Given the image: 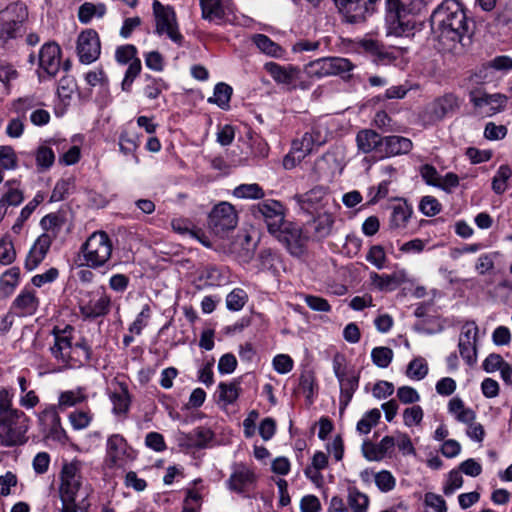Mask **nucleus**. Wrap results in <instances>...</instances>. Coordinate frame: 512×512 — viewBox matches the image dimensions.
<instances>
[{"label": "nucleus", "mask_w": 512, "mask_h": 512, "mask_svg": "<svg viewBox=\"0 0 512 512\" xmlns=\"http://www.w3.org/2000/svg\"><path fill=\"white\" fill-rule=\"evenodd\" d=\"M247 300V293L241 288H235L226 297V307L230 311H239L244 307Z\"/></svg>", "instance_id": "864d4df0"}, {"label": "nucleus", "mask_w": 512, "mask_h": 512, "mask_svg": "<svg viewBox=\"0 0 512 512\" xmlns=\"http://www.w3.org/2000/svg\"><path fill=\"white\" fill-rule=\"evenodd\" d=\"M39 298L31 287H25L13 300L10 311L20 317L34 315L39 307Z\"/></svg>", "instance_id": "aec40b11"}, {"label": "nucleus", "mask_w": 512, "mask_h": 512, "mask_svg": "<svg viewBox=\"0 0 512 512\" xmlns=\"http://www.w3.org/2000/svg\"><path fill=\"white\" fill-rule=\"evenodd\" d=\"M238 224V215L234 206L228 202H220L211 210L208 217V226L218 236L234 230Z\"/></svg>", "instance_id": "1a4fd4ad"}, {"label": "nucleus", "mask_w": 512, "mask_h": 512, "mask_svg": "<svg viewBox=\"0 0 512 512\" xmlns=\"http://www.w3.org/2000/svg\"><path fill=\"white\" fill-rule=\"evenodd\" d=\"M219 397L227 404H232L239 396V388L236 383H223L218 385Z\"/></svg>", "instance_id": "0e129e2a"}, {"label": "nucleus", "mask_w": 512, "mask_h": 512, "mask_svg": "<svg viewBox=\"0 0 512 512\" xmlns=\"http://www.w3.org/2000/svg\"><path fill=\"white\" fill-rule=\"evenodd\" d=\"M232 87L226 83L220 82L214 88L213 96L208 98L209 103L216 104L222 109L229 107V102L232 96Z\"/></svg>", "instance_id": "58836bf2"}, {"label": "nucleus", "mask_w": 512, "mask_h": 512, "mask_svg": "<svg viewBox=\"0 0 512 512\" xmlns=\"http://www.w3.org/2000/svg\"><path fill=\"white\" fill-rule=\"evenodd\" d=\"M82 467V462L77 459L63 463L59 474L58 487L61 501L77 499L84 482Z\"/></svg>", "instance_id": "0eeeda50"}, {"label": "nucleus", "mask_w": 512, "mask_h": 512, "mask_svg": "<svg viewBox=\"0 0 512 512\" xmlns=\"http://www.w3.org/2000/svg\"><path fill=\"white\" fill-rule=\"evenodd\" d=\"M171 227L172 229L181 235L189 234L192 237H195L200 240L204 245L209 246V243H207L204 239H202L199 234L203 233L199 229H195L193 224L187 220V219H173L171 221Z\"/></svg>", "instance_id": "37998d69"}, {"label": "nucleus", "mask_w": 512, "mask_h": 512, "mask_svg": "<svg viewBox=\"0 0 512 512\" xmlns=\"http://www.w3.org/2000/svg\"><path fill=\"white\" fill-rule=\"evenodd\" d=\"M382 140L383 137L376 131L371 129L360 130L356 135V144L359 152L368 154L376 152L381 155L382 153Z\"/></svg>", "instance_id": "bb28decb"}, {"label": "nucleus", "mask_w": 512, "mask_h": 512, "mask_svg": "<svg viewBox=\"0 0 512 512\" xmlns=\"http://www.w3.org/2000/svg\"><path fill=\"white\" fill-rule=\"evenodd\" d=\"M297 203L300 208L309 213H318L321 210L335 208L339 209L340 206L332 195L323 187H314L304 194L296 196Z\"/></svg>", "instance_id": "9d476101"}, {"label": "nucleus", "mask_w": 512, "mask_h": 512, "mask_svg": "<svg viewBox=\"0 0 512 512\" xmlns=\"http://www.w3.org/2000/svg\"><path fill=\"white\" fill-rule=\"evenodd\" d=\"M369 279L371 284L380 291H393L408 280L405 269H397L391 274L371 272Z\"/></svg>", "instance_id": "b1692460"}, {"label": "nucleus", "mask_w": 512, "mask_h": 512, "mask_svg": "<svg viewBox=\"0 0 512 512\" xmlns=\"http://www.w3.org/2000/svg\"><path fill=\"white\" fill-rule=\"evenodd\" d=\"M428 374V364L422 357L411 360L407 366L406 375L416 381L424 379Z\"/></svg>", "instance_id": "c03bdc74"}, {"label": "nucleus", "mask_w": 512, "mask_h": 512, "mask_svg": "<svg viewBox=\"0 0 512 512\" xmlns=\"http://www.w3.org/2000/svg\"><path fill=\"white\" fill-rule=\"evenodd\" d=\"M423 416V409L419 405H414L412 407L406 408L403 411L404 425L407 427L419 425L423 419Z\"/></svg>", "instance_id": "69168bd1"}, {"label": "nucleus", "mask_w": 512, "mask_h": 512, "mask_svg": "<svg viewBox=\"0 0 512 512\" xmlns=\"http://www.w3.org/2000/svg\"><path fill=\"white\" fill-rule=\"evenodd\" d=\"M478 326L475 322H466L461 329L459 336V351L462 358L472 365L476 361V342Z\"/></svg>", "instance_id": "f3484780"}, {"label": "nucleus", "mask_w": 512, "mask_h": 512, "mask_svg": "<svg viewBox=\"0 0 512 512\" xmlns=\"http://www.w3.org/2000/svg\"><path fill=\"white\" fill-rule=\"evenodd\" d=\"M390 208L389 227L393 230L406 228L413 213L412 207L406 201L398 200Z\"/></svg>", "instance_id": "cd10ccee"}, {"label": "nucleus", "mask_w": 512, "mask_h": 512, "mask_svg": "<svg viewBox=\"0 0 512 512\" xmlns=\"http://www.w3.org/2000/svg\"><path fill=\"white\" fill-rule=\"evenodd\" d=\"M381 418V412L377 408L367 411L358 421L356 430L360 434H368L375 427Z\"/></svg>", "instance_id": "a18cd8bd"}, {"label": "nucleus", "mask_w": 512, "mask_h": 512, "mask_svg": "<svg viewBox=\"0 0 512 512\" xmlns=\"http://www.w3.org/2000/svg\"><path fill=\"white\" fill-rule=\"evenodd\" d=\"M394 357L393 350L389 347L379 346L371 351L372 362L379 368H387Z\"/></svg>", "instance_id": "8fccbe9b"}, {"label": "nucleus", "mask_w": 512, "mask_h": 512, "mask_svg": "<svg viewBox=\"0 0 512 512\" xmlns=\"http://www.w3.org/2000/svg\"><path fill=\"white\" fill-rule=\"evenodd\" d=\"M252 214L257 219H262L270 234L279 231V227L284 225L285 216L283 205L276 200H265L251 208Z\"/></svg>", "instance_id": "9b49d317"}, {"label": "nucleus", "mask_w": 512, "mask_h": 512, "mask_svg": "<svg viewBox=\"0 0 512 512\" xmlns=\"http://www.w3.org/2000/svg\"><path fill=\"white\" fill-rule=\"evenodd\" d=\"M202 18L221 24L225 18L223 0H200Z\"/></svg>", "instance_id": "c756f323"}, {"label": "nucleus", "mask_w": 512, "mask_h": 512, "mask_svg": "<svg viewBox=\"0 0 512 512\" xmlns=\"http://www.w3.org/2000/svg\"><path fill=\"white\" fill-rule=\"evenodd\" d=\"M93 419L90 411L75 410L69 415V421L75 430L87 428Z\"/></svg>", "instance_id": "6e6d98bb"}, {"label": "nucleus", "mask_w": 512, "mask_h": 512, "mask_svg": "<svg viewBox=\"0 0 512 512\" xmlns=\"http://www.w3.org/2000/svg\"><path fill=\"white\" fill-rule=\"evenodd\" d=\"M152 311L148 304H145L141 311L137 314L134 321L129 325V332L134 335H141L144 328H146L151 319Z\"/></svg>", "instance_id": "49530a36"}, {"label": "nucleus", "mask_w": 512, "mask_h": 512, "mask_svg": "<svg viewBox=\"0 0 512 512\" xmlns=\"http://www.w3.org/2000/svg\"><path fill=\"white\" fill-rule=\"evenodd\" d=\"M512 176L509 165H501L492 178V190L497 195H502L508 189V181Z\"/></svg>", "instance_id": "4c0bfd02"}, {"label": "nucleus", "mask_w": 512, "mask_h": 512, "mask_svg": "<svg viewBox=\"0 0 512 512\" xmlns=\"http://www.w3.org/2000/svg\"><path fill=\"white\" fill-rule=\"evenodd\" d=\"M75 183L72 177L60 179L54 186L50 196L51 202H59L65 199L67 195L74 189Z\"/></svg>", "instance_id": "3c124183"}, {"label": "nucleus", "mask_w": 512, "mask_h": 512, "mask_svg": "<svg viewBox=\"0 0 512 512\" xmlns=\"http://www.w3.org/2000/svg\"><path fill=\"white\" fill-rule=\"evenodd\" d=\"M77 54L83 64L95 62L101 54V42L98 33L94 29L82 31L77 38Z\"/></svg>", "instance_id": "ddd939ff"}, {"label": "nucleus", "mask_w": 512, "mask_h": 512, "mask_svg": "<svg viewBox=\"0 0 512 512\" xmlns=\"http://www.w3.org/2000/svg\"><path fill=\"white\" fill-rule=\"evenodd\" d=\"M29 418L21 410L13 409L0 416V446L12 447L26 441Z\"/></svg>", "instance_id": "39448f33"}, {"label": "nucleus", "mask_w": 512, "mask_h": 512, "mask_svg": "<svg viewBox=\"0 0 512 512\" xmlns=\"http://www.w3.org/2000/svg\"><path fill=\"white\" fill-rule=\"evenodd\" d=\"M253 42L261 52L271 57L281 58L284 55L282 47L264 34H256L253 37Z\"/></svg>", "instance_id": "c9c22d12"}, {"label": "nucleus", "mask_w": 512, "mask_h": 512, "mask_svg": "<svg viewBox=\"0 0 512 512\" xmlns=\"http://www.w3.org/2000/svg\"><path fill=\"white\" fill-rule=\"evenodd\" d=\"M374 480L376 486L382 492H389L393 490L396 485L395 477L387 470H382L376 473Z\"/></svg>", "instance_id": "680f3d73"}, {"label": "nucleus", "mask_w": 512, "mask_h": 512, "mask_svg": "<svg viewBox=\"0 0 512 512\" xmlns=\"http://www.w3.org/2000/svg\"><path fill=\"white\" fill-rule=\"evenodd\" d=\"M458 107V98L453 94H446L434 101L432 105V115L437 119H442Z\"/></svg>", "instance_id": "72a5a7b5"}, {"label": "nucleus", "mask_w": 512, "mask_h": 512, "mask_svg": "<svg viewBox=\"0 0 512 512\" xmlns=\"http://www.w3.org/2000/svg\"><path fill=\"white\" fill-rule=\"evenodd\" d=\"M153 12L156 20V32L160 35L166 34L173 42L180 44L183 36L178 30L174 9L154 1Z\"/></svg>", "instance_id": "f8f14e48"}, {"label": "nucleus", "mask_w": 512, "mask_h": 512, "mask_svg": "<svg viewBox=\"0 0 512 512\" xmlns=\"http://www.w3.org/2000/svg\"><path fill=\"white\" fill-rule=\"evenodd\" d=\"M233 195L239 199H262L265 193L259 184L250 183L235 187Z\"/></svg>", "instance_id": "a19ab883"}, {"label": "nucleus", "mask_w": 512, "mask_h": 512, "mask_svg": "<svg viewBox=\"0 0 512 512\" xmlns=\"http://www.w3.org/2000/svg\"><path fill=\"white\" fill-rule=\"evenodd\" d=\"M35 157L37 166L42 170L49 169L55 161L53 150L46 145H42L37 149Z\"/></svg>", "instance_id": "5fc2aeb1"}, {"label": "nucleus", "mask_w": 512, "mask_h": 512, "mask_svg": "<svg viewBox=\"0 0 512 512\" xmlns=\"http://www.w3.org/2000/svg\"><path fill=\"white\" fill-rule=\"evenodd\" d=\"M366 260L377 269H383L387 261L383 247L380 245L372 246L367 253Z\"/></svg>", "instance_id": "052dcab7"}, {"label": "nucleus", "mask_w": 512, "mask_h": 512, "mask_svg": "<svg viewBox=\"0 0 512 512\" xmlns=\"http://www.w3.org/2000/svg\"><path fill=\"white\" fill-rule=\"evenodd\" d=\"M431 25L439 41L453 49L469 33L465 10L456 0L443 1L431 15Z\"/></svg>", "instance_id": "f257e3e1"}, {"label": "nucleus", "mask_w": 512, "mask_h": 512, "mask_svg": "<svg viewBox=\"0 0 512 512\" xmlns=\"http://www.w3.org/2000/svg\"><path fill=\"white\" fill-rule=\"evenodd\" d=\"M264 68L277 84L285 85L289 90L297 87V81L300 77L298 67L293 65L282 66L275 62H268Z\"/></svg>", "instance_id": "a211bd4d"}, {"label": "nucleus", "mask_w": 512, "mask_h": 512, "mask_svg": "<svg viewBox=\"0 0 512 512\" xmlns=\"http://www.w3.org/2000/svg\"><path fill=\"white\" fill-rule=\"evenodd\" d=\"M327 131L321 126H314L310 131L303 134L300 139L292 142L290 152L283 159L285 169H292L300 163L307 155L325 144Z\"/></svg>", "instance_id": "20e7f679"}, {"label": "nucleus", "mask_w": 512, "mask_h": 512, "mask_svg": "<svg viewBox=\"0 0 512 512\" xmlns=\"http://www.w3.org/2000/svg\"><path fill=\"white\" fill-rule=\"evenodd\" d=\"M79 308L86 319L105 316L111 309V297L106 292L96 293L87 302H82Z\"/></svg>", "instance_id": "412c9836"}, {"label": "nucleus", "mask_w": 512, "mask_h": 512, "mask_svg": "<svg viewBox=\"0 0 512 512\" xmlns=\"http://www.w3.org/2000/svg\"><path fill=\"white\" fill-rule=\"evenodd\" d=\"M136 458L135 450L120 434L108 436L105 461L109 468H125Z\"/></svg>", "instance_id": "6e6552de"}, {"label": "nucleus", "mask_w": 512, "mask_h": 512, "mask_svg": "<svg viewBox=\"0 0 512 512\" xmlns=\"http://www.w3.org/2000/svg\"><path fill=\"white\" fill-rule=\"evenodd\" d=\"M308 226L313 230V236L317 239L328 237L333 228L334 217L331 212L324 211L309 221Z\"/></svg>", "instance_id": "c85d7f7f"}, {"label": "nucleus", "mask_w": 512, "mask_h": 512, "mask_svg": "<svg viewBox=\"0 0 512 512\" xmlns=\"http://www.w3.org/2000/svg\"><path fill=\"white\" fill-rule=\"evenodd\" d=\"M348 505L352 512H367L369 498L358 490H350L348 493Z\"/></svg>", "instance_id": "603ef678"}, {"label": "nucleus", "mask_w": 512, "mask_h": 512, "mask_svg": "<svg viewBox=\"0 0 512 512\" xmlns=\"http://www.w3.org/2000/svg\"><path fill=\"white\" fill-rule=\"evenodd\" d=\"M112 242L109 236L103 232H94L81 247L85 264L90 268L104 266L112 255Z\"/></svg>", "instance_id": "423d86ee"}, {"label": "nucleus", "mask_w": 512, "mask_h": 512, "mask_svg": "<svg viewBox=\"0 0 512 512\" xmlns=\"http://www.w3.org/2000/svg\"><path fill=\"white\" fill-rule=\"evenodd\" d=\"M52 238L50 234L43 233L36 239L25 260L27 270H34L44 260L50 249Z\"/></svg>", "instance_id": "393cba45"}, {"label": "nucleus", "mask_w": 512, "mask_h": 512, "mask_svg": "<svg viewBox=\"0 0 512 512\" xmlns=\"http://www.w3.org/2000/svg\"><path fill=\"white\" fill-rule=\"evenodd\" d=\"M141 68L142 66L139 58L134 59L132 62L129 63V66L125 72V76L121 84L123 91H130L133 81L141 72Z\"/></svg>", "instance_id": "4d7b16f0"}, {"label": "nucleus", "mask_w": 512, "mask_h": 512, "mask_svg": "<svg viewBox=\"0 0 512 512\" xmlns=\"http://www.w3.org/2000/svg\"><path fill=\"white\" fill-rule=\"evenodd\" d=\"M113 404V413L122 415L126 414L130 407V395L128 388L124 384H119L118 387L110 395Z\"/></svg>", "instance_id": "473e14b6"}, {"label": "nucleus", "mask_w": 512, "mask_h": 512, "mask_svg": "<svg viewBox=\"0 0 512 512\" xmlns=\"http://www.w3.org/2000/svg\"><path fill=\"white\" fill-rule=\"evenodd\" d=\"M22 21L8 19L0 23V42L6 43L16 38L21 32Z\"/></svg>", "instance_id": "09e8293b"}, {"label": "nucleus", "mask_w": 512, "mask_h": 512, "mask_svg": "<svg viewBox=\"0 0 512 512\" xmlns=\"http://www.w3.org/2000/svg\"><path fill=\"white\" fill-rule=\"evenodd\" d=\"M40 101L33 95L24 96L15 100L12 104L13 110L22 116H25L28 110L36 108Z\"/></svg>", "instance_id": "13d9d810"}, {"label": "nucleus", "mask_w": 512, "mask_h": 512, "mask_svg": "<svg viewBox=\"0 0 512 512\" xmlns=\"http://www.w3.org/2000/svg\"><path fill=\"white\" fill-rule=\"evenodd\" d=\"M139 146V138L136 134L124 132L119 138V148L125 155L132 154Z\"/></svg>", "instance_id": "bf43d9fd"}, {"label": "nucleus", "mask_w": 512, "mask_h": 512, "mask_svg": "<svg viewBox=\"0 0 512 512\" xmlns=\"http://www.w3.org/2000/svg\"><path fill=\"white\" fill-rule=\"evenodd\" d=\"M20 271L13 267L4 272L0 278V297L11 295L19 283Z\"/></svg>", "instance_id": "e433bc0d"}, {"label": "nucleus", "mask_w": 512, "mask_h": 512, "mask_svg": "<svg viewBox=\"0 0 512 512\" xmlns=\"http://www.w3.org/2000/svg\"><path fill=\"white\" fill-rule=\"evenodd\" d=\"M417 0H386V35L408 37L413 34L415 21L412 12Z\"/></svg>", "instance_id": "7ed1b4c3"}, {"label": "nucleus", "mask_w": 512, "mask_h": 512, "mask_svg": "<svg viewBox=\"0 0 512 512\" xmlns=\"http://www.w3.org/2000/svg\"><path fill=\"white\" fill-rule=\"evenodd\" d=\"M333 369L336 378L338 379L340 385V412H343L351 401L354 392L358 387V378L357 377H346L345 372L341 369V365L334 360Z\"/></svg>", "instance_id": "5701e85b"}, {"label": "nucleus", "mask_w": 512, "mask_h": 512, "mask_svg": "<svg viewBox=\"0 0 512 512\" xmlns=\"http://www.w3.org/2000/svg\"><path fill=\"white\" fill-rule=\"evenodd\" d=\"M213 432L206 427H198L185 435V438L189 441L188 445L197 448H204L213 439Z\"/></svg>", "instance_id": "ea45409f"}, {"label": "nucleus", "mask_w": 512, "mask_h": 512, "mask_svg": "<svg viewBox=\"0 0 512 512\" xmlns=\"http://www.w3.org/2000/svg\"><path fill=\"white\" fill-rule=\"evenodd\" d=\"M137 49L134 45L126 44L116 48L115 51V59L119 64H129L134 59H138L136 57Z\"/></svg>", "instance_id": "e2e57ef3"}, {"label": "nucleus", "mask_w": 512, "mask_h": 512, "mask_svg": "<svg viewBox=\"0 0 512 512\" xmlns=\"http://www.w3.org/2000/svg\"><path fill=\"white\" fill-rule=\"evenodd\" d=\"M73 328L67 325L64 329H53V343L49 350L53 358L62 367H78L91 357L90 347L85 341L72 345Z\"/></svg>", "instance_id": "f03ea898"}, {"label": "nucleus", "mask_w": 512, "mask_h": 512, "mask_svg": "<svg viewBox=\"0 0 512 512\" xmlns=\"http://www.w3.org/2000/svg\"><path fill=\"white\" fill-rule=\"evenodd\" d=\"M0 166L7 170L17 167V156L11 146H0Z\"/></svg>", "instance_id": "338daca9"}, {"label": "nucleus", "mask_w": 512, "mask_h": 512, "mask_svg": "<svg viewBox=\"0 0 512 512\" xmlns=\"http://www.w3.org/2000/svg\"><path fill=\"white\" fill-rule=\"evenodd\" d=\"M305 71L310 77L318 79L330 76L329 57L311 61L306 65Z\"/></svg>", "instance_id": "de8ad7c7"}, {"label": "nucleus", "mask_w": 512, "mask_h": 512, "mask_svg": "<svg viewBox=\"0 0 512 512\" xmlns=\"http://www.w3.org/2000/svg\"><path fill=\"white\" fill-rule=\"evenodd\" d=\"M86 399V389L84 387H77L73 390L61 392L58 397V406L61 409H66L82 403L86 401Z\"/></svg>", "instance_id": "f704fd0d"}, {"label": "nucleus", "mask_w": 512, "mask_h": 512, "mask_svg": "<svg viewBox=\"0 0 512 512\" xmlns=\"http://www.w3.org/2000/svg\"><path fill=\"white\" fill-rule=\"evenodd\" d=\"M413 148V142L399 135L385 136L382 140L381 158H389L408 154Z\"/></svg>", "instance_id": "a878e982"}, {"label": "nucleus", "mask_w": 512, "mask_h": 512, "mask_svg": "<svg viewBox=\"0 0 512 512\" xmlns=\"http://www.w3.org/2000/svg\"><path fill=\"white\" fill-rule=\"evenodd\" d=\"M272 235L282 242L292 255L302 253V232L296 224L285 221L284 225L279 227V231L273 232Z\"/></svg>", "instance_id": "6ab92c4d"}, {"label": "nucleus", "mask_w": 512, "mask_h": 512, "mask_svg": "<svg viewBox=\"0 0 512 512\" xmlns=\"http://www.w3.org/2000/svg\"><path fill=\"white\" fill-rule=\"evenodd\" d=\"M470 101L480 113L486 116H493L505 109L508 97L501 93L472 92L470 94Z\"/></svg>", "instance_id": "2eb2a0df"}, {"label": "nucleus", "mask_w": 512, "mask_h": 512, "mask_svg": "<svg viewBox=\"0 0 512 512\" xmlns=\"http://www.w3.org/2000/svg\"><path fill=\"white\" fill-rule=\"evenodd\" d=\"M39 67L49 76H55L61 64V48L55 42L45 43L38 55Z\"/></svg>", "instance_id": "4be33fe9"}, {"label": "nucleus", "mask_w": 512, "mask_h": 512, "mask_svg": "<svg viewBox=\"0 0 512 512\" xmlns=\"http://www.w3.org/2000/svg\"><path fill=\"white\" fill-rule=\"evenodd\" d=\"M419 209L425 216L432 217L441 211V204L433 196H424L420 201Z\"/></svg>", "instance_id": "774afa93"}, {"label": "nucleus", "mask_w": 512, "mask_h": 512, "mask_svg": "<svg viewBox=\"0 0 512 512\" xmlns=\"http://www.w3.org/2000/svg\"><path fill=\"white\" fill-rule=\"evenodd\" d=\"M448 412L461 423H469L476 419L475 412L465 406L463 400L459 397H453L448 403Z\"/></svg>", "instance_id": "2f4dec72"}, {"label": "nucleus", "mask_w": 512, "mask_h": 512, "mask_svg": "<svg viewBox=\"0 0 512 512\" xmlns=\"http://www.w3.org/2000/svg\"><path fill=\"white\" fill-rule=\"evenodd\" d=\"M106 12L107 8L103 3L84 2L78 9V20L82 24H88L94 18H103Z\"/></svg>", "instance_id": "7c9ffc66"}, {"label": "nucleus", "mask_w": 512, "mask_h": 512, "mask_svg": "<svg viewBox=\"0 0 512 512\" xmlns=\"http://www.w3.org/2000/svg\"><path fill=\"white\" fill-rule=\"evenodd\" d=\"M330 76H349L355 65L347 58L329 57Z\"/></svg>", "instance_id": "79ce46f5"}, {"label": "nucleus", "mask_w": 512, "mask_h": 512, "mask_svg": "<svg viewBox=\"0 0 512 512\" xmlns=\"http://www.w3.org/2000/svg\"><path fill=\"white\" fill-rule=\"evenodd\" d=\"M39 422L46 437L59 442L67 439L56 406L51 405L45 408L39 414Z\"/></svg>", "instance_id": "dca6fc26"}, {"label": "nucleus", "mask_w": 512, "mask_h": 512, "mask_svg": "<svg viewBox=\"0 0 512 512\" xmlns=\"http://www.w3.org/2000/svg\"><path fill=\"white\" fill-rule=\"evenodd\" d=\"M257 481L255 472L244 463H236L226 481L227 488L235 493L243 494L254 488Z\"/></svg>", "instance_id": "4468645a"}]
</instances>
